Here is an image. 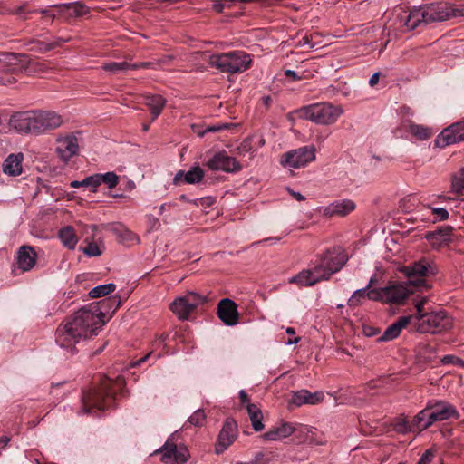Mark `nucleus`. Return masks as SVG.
<instances>
[{
    "label": "nucleus",
    "instance_id": "39",
    "mask_svg": "<svg viewBox=\"0 0 464 464\" xmlns=\"http://www.w3.org/2000/svg\"><path fill=\"white\" fill-rule=\"evenodd\" d=\"M372 290H368V288H362L356 290L353 295L348 300L349 306H357L361 304L362 299L368 298L370 299V293Z\"/></svg>",
    "mask_w": 464,
    "mask_h": 464
},
{
    "label": "nucleus",
    "instance_id": "32",
    "mask_svg": "<svg viewBox=\"0 0 464 464\" xmlns=\"http://www.w3.org/2000/svg\"><path fill=\"white\" fill-rule=\"evenodd\" d=\"M430 410L428 405L425 409L420 411L411 420V424L415 430H423L428 429L433 423H430Z\"/></svg>",
    "mask_w": 464,
    "mask_h": 464
},
{
    "label": "nucleus",
    "instance_id": "56",
    "mask_svg": "<svg viewBox=\"0 0 464 464\" xmlns=\"http://www.w3.org/2000/svg\"><path fill=\"white\" fill-rule=\"evenodd\" d=\"M285 75L286 77H291V78H293L295 81H297V80H301V79H302V77H301V76H298L295 71H293V70H289V69L285 71Z\"/></svg>",
    "mask_w": 464,
    "mask_h": 464
},
{
    "label": "nucleus",
    "instance_id": "54",
    "mask_svg": "<svg viewBox=\"0 0 464 464\" xmlns=\"http://www.w3.org/2000/svg\"><path fill=\"white\" fill-rule=\"evenodd\" d=\"M262 103L266 108H269L273 102V98L270 95L263 96L261 98Z\"/></svg>",
    "mask_w": 464,
    "mask_h": 464
},
{
    "label": "nucleus",
    "instance_id": "31",
    "mask_svg": "<svg viewBox=\"0 0 464 464\" xmlns=\"http://www.w3.org/2000/svg\"><path fill=\"white\" fill-rule=\"evenodd\" d=\"M150 63H140L130 64L126 62L121 63H109L103 65V69L107 72H111L113 73H119L121 72L129 70V69H139V68H148L150 66Z\"/></svg>",
    "mask_w": 464,
    "mask_h": 464
},
{
    "label": "nucleus",
    "instance_id": "35",
    "mask_svg": "<svg viewBox=\"0 0 464 464\" xmlns=\"http://www.w3.org/2000/svg\"><path fill=\"white\" fill-rule=\"evenodd\" d=\"M408 131L412 136H414L415 138L421 140H427L431 136V131L430 129H428L422 125L415 124L412 122H411L409 124Z\"/></svg>",
    "mask_w": 464,
    "mask_h": 464
},
{
    "label": "nucleus",
    "instance_id": "59",
    "mask_svg": "<svg viewBox=\"0 0 464 464\" xmlns=\"http://www.w3.org/2000/svg\"><path fill=\"white\" fill-rule=\"evenodd\" d=\"M70 187L71 188H80V187H82V181H78V180H73L70 183Z\"/></svg>",
    "mask_w": 464,
    "mask_h": 464
},
{
    "label": "nucleus",
    "instance_id": "46",
    "mask_svg": "<svg viewBox=\"0 0 464 464\" xmlns=\"http://www.w3.org/2000/svg\"><path fill=\"white\" fill-rule=\"evenodd\" d=\"M431 212L436 220H446L449 218V212L443 208H432Z\"/></svg>",
    "mask_w": 464,
    "mask_h": 464
},
{
    "label": "nucleus",
    "instance_id": "13",
    "mask_svg": "<svg viewBox=\"0 0 464 464\" xmlns=\"http://www.w3.org/2000/svg\"><path fill=\"white\" fill-rule=\"evenodd\" d=\"M427 405L430 412V423L460 418L457 409L446 401H430Z\"/></svg>",
    "mask_w": 464,
    "mask_h": 464
},
{
    "label": "nucleus",
    "instance_id": "1",
    "mask_svg": "<svg viewBox=\"0 0 464 464\" xmlns=\"http://www.w3.org/2000/svg\"><path fill=\"white\" fill-rule=\"evenodd\" d=\"M430 269L431 266L425 259L414 262L411 266H403L401 271L407 276L408 283L392 282L385 287L372 290L370 293V300L396 304H403L411 295H414L413 287L416 289L428 288L425 278Z\"/></svg>",
    "mask_w": 464,
    "mask_h": 464
},
{
    "label": "nucleus",
    "instance_id": "50",
    "mask_svg": "<svg viewBox=\"0 0 464 464\" xmlns=\"http://www.w3.org/2000/svg\"><path fill=\"white\" fill-rule=\"evenodd\" d=\"M221 1L226 4V8H230L236 3L246 4V3L256 2V0H221Z\"/></svg>",
    "mask_w": 464,
    "mask_h": 464
},
{
    "label": "nucleus",
    "instance_id": "11",
    "mask_svg": "<svg viewBox=\"0 0 464 464\" xmlns=\"http://www.w3.org/2000/svg\"><path fill=\"white\" fill-rule=\"evenodd\" d=\"M205 302V298L198 294L190 292L184 296L176 298L170 304L169 309L181 320L188 319L199 304Z\"/></svg>",
    "mask_w": 464,
    "mask_h": 464
},
{
    "label": "nucleus",
    "instance_id": "61",
    "mask_svg": "<svg viewBox=\"0 0 464 464\" xmlns=\"http://www.w3.org/2000/svg\"><path fill=\"white\" fill-rule=\"evenodd\" d=\"M264 457V453L259 451V452H256L255 454V459L254 460H257V464H259L260 460L263 459Z\"/></svg>",
    "mask_w": 464,
    "mask_h": 464
},
{
    "label": "nucleus",
    "instance_id": "29",
    "mask_svg": "<svg viewBox=\"0 0 464 464\" xmlns=\"http://www.w3.org/2000/svg\"><path fill=\"white\" fill-rule=\"evenodd\" d=\"M295 430V428L292 423L285 422L282 423L279 427L266 432L263 437L266 440H277L292 435Z\"/></svg>",
    "mask_w": 464,
    "mask_h": 464
},
{
    "label": "nucleus",
    "instance_id": "37",
    "mask_svg": "<svg viewBox=\"0 0 464 464\" xmlns=\"http://www.w3.org/2000/svg\"><path fill=\"white\" fill-rule=\"evenodd\" d=\"M451 190L452 192L459 195L464 194V169H460L452 176Z\"/></svg>",
    "mask_w": 464,
    "mask_h": 464
},
{
    "label": "nucleus",
    "instance_id": "42",
    "mask_svg": "<svg viewBox=\"0 0 464 464\" xmlns=\"http://www.w3.org/2000/svg\"><path fill=\"white\" fill-rule=\"evenodd\" d=\"M206 419L203 410H197L189 418L188 422L194 426H202Z\"/></svg>",
    "mask_w": 464,
    "mask_h": 464
},
{
    "label": "nucleus",
    "instance_id": "53",
    "mask_svg": "<svg viewBox=\"0 0 464 464\" xmlns=\"http://www.w3.org/2000/svg\"><path fill=\"white\" fill-rule=\"evenodd\" d=\"M151 356V353H148L147 355L140 358L139 360L137 361H134L130 363V367H137V366H140L141 365V363L145 362L148 361V359Z\"/></svg>",
    "mask_w": 464,
    "mask_h": 464
},
{
    "label": "nucleus",
    "instance_id": "24",
    "mask_svg": "<svg viewBox=\"0 0 464 464\" xmlns=\"http://www.w3.org/2000/svg\"><path fill=\"white\" fill-rule=\"evenodd\" d=\"M324 399L322 392H310L306 390H301L295 392L290 400V404L300 407L304 404L314 405Z\"/></svg>",
    "mask_w": 464,
    "mask_h": 464
},
{
    "label": "nucleus",
    "instance_id": "49",
    "mask_svg": "<svg viewBox=\"0 0 464 464\" xmlns=\"http://www.w3.org/2000/svg\"><path fill=\"white\" fill-rule=\"evenodd\" d=\"M363 333L367 336H375L380 333V329L373 326H364Z\"/></svg>",
    "mask_w": 464,
    "mask_h": 464
},
{
    "label": "nucleus",
    "instance_id": "58",
    "mask_svg": "<svg viewBox=\"0 0 464 464\" xmlns=\"http://www.w3.org/2000/svg\"><path fill=\"white\" fill-rule=\"evenodd\" d=\"M10 439L6 436H3L0 438V450H3L5 449L8 442H9Z\"/></svg>",
    "mask_w": 464,
    "mask_h": 464
},
{
    "label": "nucleus",
    "instance_id": "18",
    "mask_svg": "<svg viewBox=\"0 0 464 464\" xmlns=\"http://www.w3.org/2000/svg\"><path fill=\"white\" fill-rule=\"evenodd\" d=\"M79 150L78 140L73 134L57 139L56 152L63 161H68Z\"/></svg>",
    "mask_w": 464,
    "mask_h": 464
},
{
    "label": "nucleus",
    "instance_id": "14",
    "mask_svg": "<svg viewBox=\"0 0 464 464\" xmlns=\"http://www.w3.org/2000/svg\"><path fill=\"white\" fill-rule=\"evenodd\" d=\"M121 300L119 296H111L109 298L102 299L99 302L92 303L87 305L89 310H97L95 314L96 318H100L102 321V326L106 321L112 316V314L120 308Z\"/></svg>",
    "mask_w": 464,
    "mask_h": 464
},
{
    "label": "nucleus",
    "instance_id": "9",
    "mask_svg": "<svg viewBox=\"0 0 464 464\" xmlns=\"http://www.w3.org/2000/svg\"><path fill=\"white\" fill-rule=\"evenodd\" d=\"M348 261V256L341 247H333L321 255L314 264L323 281H327L332 275L340 271Z\"/></svg>",
    "mask_w": 464,
    "mask_h": 464
},
{
    "label": "nucleus",
    "instance_id": "28",
    "mask_svg": "<svg viewBox=\"0 0 464 464\" xmlns=\"http://www.w3.org/2000/svg\"><path fill=\"white\" fill-rule=\"evenodd\" d=\"M204 170L199 166H195L188 172L179 171L174 179L175 183H179L181 179L188 184H195L202 180Z\"/></svg>",
    "mask_w": 464,
    "mask_h": 464
},
{
    "label": "nucleus",
    "instance_id": "17",
    "mask_svg": "<svg viewBox=\"0 0 464 464\" xmlns=\"http://www.w3.org/2000/svg\"><path fill=\"white\" fill-rule=\"evenodd\" d=\"M462 140H464V121H459L444 129L437 142L444 147Z\"/></svg>",
    "mask_w": 464,
    "mask_h": 464
},
{
    "label": "nucleus",
    "instance_id": "43",
    "mask_svg": "<svg viewBox=\"0 0 464 464\" xmlns=\"http://www.w3.org/2000/svg\"><path fill=\"white\" fill-rule=\"evenodd\" d=\"M82 187L90 188L93 191L99 186V174H94L89 177H86L82 180Z\"/></svg>",
    "mask_w": 464,
    "mask_h": 464
},
{
    "label": "nucleus",
    "instance_id": "41",
    "mask_svg": "<svg viewBox=\"0 0 464 464\" xmlns=\"http://www.w3.org/2000/svg\"><path fill=\"white\" fill-rule=\"evenodd\" d=\"M119 182V177L114 172H107L105 174H99V186L105 183L109 188H113Z\"/></svg>",
    "mask_w": 464,
    "mask_h": 464
},
{
    "label": "nucleus",
    "instance_id": "45",
    "mask_svg": "<svg viewBox=\"0 0 464 464\" xmlns=\"http://www.w3.org/2000/svg\"><path fill=\"white\" fill-rule=\"evenodd\" d=\"M83 253L89 256H99L102 255V251L95 243H88L83 248Z\"/></svg>",
    "mask_w": 464,
    "mask_h": 464
},
{
    "label": "nucleus",
    "instance_id": "48",
    "mask_svg": "<svg viewBox=\"0 0 464 464\" xmlns=\"http://www.w3.org/2000/svg\"><path fill=\"white\" fill-rule=\"evenodd\" d=\"M413 204L411 203V198H403L400 201V208L402 211L409 212L411 210Z\"/></svg>",
    "mask_w": 464,
    "mask_h": 464
},
{
    "label": "nucleus",
    "instance_id": "40",
    "mask_svg": "<svg viewBox=\"0 0 464 464\" xmlns=\"http://www.w3.org/2000/svg\"><path fill=\"white\" fill-rule=\"evenodd\" d=\"M61 6L67 9H73V14L76 16H82L89 13V7L80 1L63 4Z\"/></svg>",
    "mask_w": 464,
    "mask_h": 464
},
{
    "label": "nucleus",
    "instance_id": "51",
    "mask_svg": "<svg viewBox=\"0 0 464 464\" xmlns=\"http://www.w3.org/2000/svg\"><path fill=\"white\" fill-rule=\"evenodd\" d=\"M226 8V4L221 0H214L213 1V9L218 13H222Z\"/></svg>",
    "mask_w": 464,
    "mask_h": 464
},
{
    "label": "nucleus",
    "instance_id": "57",
    "mask_svg": "<svg viewBox=\"0 0 464 464\" xmlns=\"http://www.w3.org/2000/svg\"><path fill=\"white\" fill-rule=\"evenodd\" d=\"M379 78H380V73L379 72H375L372 75V77L370 78V81H369V85L371 87H373L375 86L378 82H379Z\"/></svg>",
    "mask_w": 464,
    "mask_h": 464
},
{
    "label": "nucleus",
    "instance_id": "3",
    "mask_svg": "<svg viewBox=\"0 0 464 464\" xmlns=\"http://www.w3.org/2000/svg\"><path fill=\"white\" fill-rule=\"evenodd\" d=\"M124 379L118 376L115 380L107 376L99 377V385L82 392V411L92 413L114 407L117 396L123 393Z\"/></svg>",
    "mask_w": 464,
    "mask_h": 464
},
{
    "label": "nucleus",
    "instance_id": "7",
    "mask_svg": "<svg viewBox=\"0 0 464 464\" xmlns=\"http://www.w3.org/2000/svg\"><path fill=\"white\" fill-rule=\"evenodd\" d=\"M208 64L221 72L239 73L246 71L252 65V55L243 51H232L223 53L211 54L208 59Z\"/></svg>",
    "mask_w": 464,
    "mask_h": 464
},
{
    "label": "nucleus",
    "instance_id": "38",
    "mask_svg": "<svg viewBox=\"0 0 464 464\" xmlns=\"http://www.w3.org/2000/svg\"><path fill=\"white\" fill-rule=\"evenodd\" d=\"M392 428L395 431L402 434L414 431L411 421H409L406 418L402 417L394 420Z\"/></svg>",
    "mask_w": 464,
    "mask_h": 464
},
{
    "label": "nucleus",
    "instance_id": "16",
    "mask_svg": "<svg viewBox=\"0 0 464 464\" xmlns=\"http://www.w3.org/2000/svg\"><path fill=\"white\" fill-rule=\"evenodd\" d=\"M452 227H438L433 231H429L425 235V238L430 242L433 249L439 250L444 246H448L452 242Z\"/></svg>",
    "mask_w": 464,
    "mask_h": 464
},
{
    "label": "nucleus",
    "instance_id": "22",
    "mask_svg": "<svg viewBox=\"0 0 464 464\" xmlns=\"http://www.w3.org/2000/svg\"><path fill=\"white\" fill-rule=\"evenodd\" d=\"M37 254L34 247L30 246H22L18 249L16 263L17 268L21 272L30 271L36 264Z\"/></svg>",
    "mask_w": 464,
    "mask_h": 464
},
{
    "label": "nucleus",
    "instance_id": "36",
    "mask_svg": "<svg viewBox=\"0 0 464 464\" xmlns=\"http://www.w3.org/2000/svg\"><path fill=\"white\" fill-rule=\"evenodd\" d=\"M116 285L112 283L98 285L89 292L91 298H100L113 293Z\"/></svg>",
    "mask_w": 464,
    "mask_h": 464
},
{
    "label": "nucleus",
    "instance_id": "19",
    "mask_svg": "<svg viewBox=\"0 0 464 464\" xmlns=\"http://www.w3.org/2000/svg\"><path fill=\"white\" fill-rule=\"evenodd\" d=\"M218 315L227 325H235L238 321V312L234 301L225 298L218 305Z\"/></svg>",
    "mask_w": 464,
    "mask_h": 464
},
{
    "label": "nucleus",
    "instance_id": "52",
    "mask_svg": "<svg viewBox=\"0 0 464 464\" xmlns=\"http://www.w3.org/2000/svg\"><path fill=\"white\" fill-rule=\"evenodd\" d=\"M298 45L299 46H305V45H308L309 47H313V44H312V38L308 35H304L303 36L299 42H298Z\"/></svg>",
    "mask_w": 464,
    "mask_h": 464
},
{
    "label": "nucleus",
    "instance_id": "27",
    "mask_svg": "<svg viewBox=\"0 0 464 464\" xmlns=\"http://www.w3.org/2000/svg\"><path fill=\"white\" fill-rule=\"evenodd\" d=\"M143 103L150 109L152 121H155L166 105V100L159 94H147L143 97Z\"/></svg>",
    "mask_w": 464,
    "mask_h": 464
},
{
    "label": "nucleus",
    "instance_id": "44",
    "mask_svg": "<svg viewBox=\"0 0 464 464\" xmlns=\"http://www.w3.org/2000/svg\"><path fill=\"white\" fill-rule=\"evenodd\" d=\"M66 40L63 38H58L56 41L53 43H41L39 50L43 53L51 51L58 46H61L63 43H65Z\"/></svg>",
    "mask_w": 464,
    "mask_h": 464
},
{
    "label": "nucleus",
    "instance_id": "23",
    "mask_svg": "<svg viewBox=\"0 0 464 464\" xmlns=\"http://www.w3.org/2000/svg\"><path fill=\"white\" fill-rule=\"evenodd\" d=\"M323 281L320 274L315 271V266L310 269H304L289 279L290 284H295L299 287L312 286Z\"/></svg>",
    "mask_w": 464,
    "mask_h": 464
},
{
    "label": "nucleus",
    "instance_id": "62",
    "mask_svg": "<svg viewBox=\"0 0 464 464\" xmlns=\"http://www.w3.org/2000/svg\"><path fill=\"white\" fill-rule=\"evenodd\" d=\"M375 281H376L375 277L372 276L368 285L365 288H368V290H372V286L374 285Z\"/></svg>",
    "mask_w": 464,
    "mask_h": 464
},
{
    "label": "nucleus",
    "instance_id": "26",
    "mask_svg": "<svg viewBox=\"0 0 464 464\" xmlns=\"http://www.w3.org/2000/svg\"><path fill=\"white\" fill-rule=\"evenodd\" d=\"M23 153L10 154L3 164V171L9 176H18L22 173Z\"/></svg>",
    "mask_w": 464,
    "mask_h": 464
},
{
    "label": "nucleus",
    "instance_id": "5",
    "mask_svg": "<svg viewBox=\"0 0 464 464\" xmlns=\"http://www.w3.org/2000/svg\"><path fill=\"white\" fill-rule=\"evenodd\" d=\"M416 314L412 321V331L419 333H440L450 329L452 325L451 318L443 310L426 312L427 297L415 301Z\"/></svg>",
    "mask_w": 464,
    "mask_h": 464
},
{
    "label": "nucleus",
    "instance_id": "33",
    "mask_svg": "<svg viewBox=\"0 0 464 464\" xmlns=\"http://www.w3.org/2000/svg\"><path fill=\"white\" fill-rule=\"evenodd\" d=\"M59 237L63 244L69 249H74L78 242L74 229L70 226H67L60 230Z\"/></svg>",
    "mask_w": 464,
    "mask_h": 464
},
{
    "label": "nucleus",
    "instance_id": "15",
    "mask_svg": "<svg viewBox=\"0 0 464 464\" xmlns=\"http://www.w3.org/2000/svg\"><path fill=\"white\" fill-rule=\"evenodd\" d=\"M207 166L212 170H222L227 173H235L241 169V166L236 159L228 156L224 150L217 152L209 159Z\"/></svg>",
    "mask_w": 464,
    "mask_h": 464
},
{
    "label": "nucleus",
    "instance_id": "64",
    "mask_svg": "<svg viewBox=\"0 0 464 464\" xmlns=\"http://www.w3.org/2000/svg\"><path fill=\"white\" fill-rule=\"evenodd\" d=\"M236 464H257V460H253L251 462H237Z\"/></svg>",
    "mask_w": 464,
    "mask_h": 464
},
{
    "label": "nucleus",
    "instance_id": "55",
    "mask_svg": "<svg viewBox=\"0 0 464 464\" xmlns=\"http://www.w3.org/2000/svg\"><path fill=\"white\" fill-rule=\"evenodd\" d=\"M239 399H240V401L242 404L250 403L249 396L246 394V392L245 391H240Z\"/></svg>",
    "mask_w": 464,
    "mask_h": 464
},
{
    "label": "nucleus",
    "instance_id": "8",
    "mask_svg": "<svg viewBox=\"0 0 464 464\" xmlns=\"http://www.w3.org/2000/svg\"><path fill=\"white\" fill-rule=\"evenodd\" d=\"M296 117L309 120L317 124H332L342 114V110L328 102L313 103L295 111Z\"/></svg>",
    "mask_w": 464,
    "mask_h": 464
},
{
    "label": "nucleus",
    "instance_id": "47",
    "mask_svg": "<svg viewBox=\"0 0 464 464\" xmlns=\"http://www.w3.org/2000/svg\"><path fill=\"white\" fill-rule=\"evenodd\" d=\"M433 457L434 451L431 449H429L422 454L417 464H430Z\"/></svg>",
    "mask_w": 464,
    "mask_h": 464
},
{
    "label": "nucleus",
    "instance_id": "4",
    "mask_svg": "<svg viewBox=\"0 0 464 464\" xmlns=\"http://www.w3.org/2000/svg\"><path fill=\"white\" fill-rule=\"evenodd\" d=\"M11 125L20 132L41 134L62 125L61 116L53 111H27L18 113L10 120Z\"/></svg>",
    "mask_w": 464,
    "mask_h": 464
},
{
    "label": "nucleus",
    "instance_id": "60",
    "mask_svg": "<svg viewBox=\"0 0 464 464\" xmlns=\"http://www.w3.org/2000/svg\"><path fill=\"white\" fill-rule=\"evenodd\" d=\"M293 196L298 201L304 200V197L302 194H300L299 192H293Z\"/></svg>",
    "mask_w": 464,
    "mask_h": 464
},
{
    "label": "nucleus",
    "instance_id": "34",
    "mask_svg": "<svg viewBox=\"0 0 464 464\" xmlns=\"http://www.w3.org/2000/svg\"><path fill=\"white\" fill-rule=\"evenodd\" d=\"M247 411L252 422V426L256 431H260L264 429L262 423V412L260 409L254 403H248Z\"/></svg>",
    "mask_w": 464,
    "mask_h": 464
},
{
    "label": "nucleus",
    "instance_id": "21",
    "mask_svg": "<svg viewBox=\"0 0 464 464\" xmlns=\"http://www.w3.org/2000/svg\"><path fill=\"white\" fill-rule=\"evenodd\" d=\"M413 318V315L399 317L393 324L386 328L382 335L378 338V341L388 342L394 340L400 335L402 329L406 328L407 326H411L412 328Z\"/></svg>",
    "mask_w": 464,
    "mask_h": 464
},
{
    "label": "nucleus",
    "instance_id": "10",
    "mask_svg": "<svg viewBox=\"0 0 464 464\" xmlns=\"http://www.w3.org/2000/svg\"><path fill=\"white\" fill-rule=\"evenodd\" d=\"M314 159V148L312 146H303L282 154L280 164L285 168L300 169L305 167Z\"/></svg>",
    "mask_w": 464,
    "mask_h": 464
},
{
    "label": "nucleus",
    "instance_id": "63",
    "mask_svg": "<svg viewBox=\"0 0 464 464\" xmlns=\"http://www.w3.org/2000/svg\"><path fill=\"white\" fill-rule=\"evenodd\" d=\"M300 338L299 337H295L294 339H289L286 343L287 344H293V343H297L299 342Z\"/></svg>",
    "mask_w": 464,
    "mask_h": 464
},
{
    "label": "nucleus",
    "instance_id": "6",
    "mask_svg": "<svg viewBox=\"0 0 464 464\" xmlns=\"http://www.w3.org/2000/svg\"><path fill=\"white\" fill-rule=\"evenodd\" d=\"M461 10L455 9L445 3L425 5L413 7L405 18L404 24L414 29L420 23L430 24L449 20L452 17L461 16Z\"/></svg>",
    "mask_w": 464,
    "mask_h": 464
},
{
    "label": "nucleus",
    "instance_id": "2",
    "mask_svg": "<svg viewBox=\"0 0 464 464\" xmlns=\"http://www.w3.org/2000/svg\"><path fill=\"white\" fill-rule=\"evenodd\" d=\"M89 310L87 306L81 308L66 319L63 324L56 330L57 344L68 350L72 354L77 353L76 344L97 334L102 326V321L95 317L97 310Z\"/></svg>",
    "mask_w": 464,
    "mask_h": 464
},
{
    "label": "nucleus",
    "instance_id": "12",
    "mask_svg": "<svg viewBox=\"0 0 464 464\" xmlns=\"http://www.w3.org/2000/svg\"><path fill=\"white\" fill-rule=\"evenodd\" d=\"M176 437L173 433L161 448V460L166 464H184L189 458L188 450L185 446L178 445Z\"/></svg>",
    "mask_w": 464,
    "mask_h": 464
},
{
    "label": "nucleus",
    "instance_id": "25",
    "mask_svg": "<svg viewBox=\"0 0 464 464\" xmlns=\"http://www.w3.org/2000/svg\"><path fill=\"white\" fill-rule=\"evenodd\" d=\"M355 209V203L351 199L336 200L324 208V215L344 217Z\"/></svg>",
    "mask_w": 464,
    "mask_h": 464
},
{
    "label": "nucleus",
    "instance_id": "20",
    "mask_svg": "<svg viewBox=\"0 0 464 464\" xmlns=\"http://www.w3.org/2000/svg\"><path fill=\"white\" fill-rule=\"evenodd\" d=\"M237 434V424L233 420L227 419L218 435V442L216 446V452L222 453L233 443Z\"/></svg>",
    "mask_w": 464,
    "mask_h": 464
},
{
    "label": "nucleus",
    "instance_id": "30",
    "mask_svg": "<svg viewBox=\"0 0 464 464\" xmlns=\"http://www.w3.org/2000/svg\"><path fill=\"white\" fill-rule=\"evenodd\" d=\"M112 231L123 244L133 245L140 242L139 236L121 224L116 225Z\"/></svg>",
    "mask_w": 464,
    "mask_h": 464
}]
</instances>
